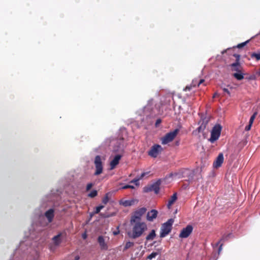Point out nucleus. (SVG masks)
Here are the masks:
<instances>
[{
    "label": "nucleus",
    "instance_id": "nucleus-17",
    "mask_svg": "<svg viewBox=\"0 0 260 260\" xmlns=\"http://www.w3.org/2000/svg\"><path fill=\"white\" fill-rule=\"evenodd\" d=\"M45 215L46 217L48 219V220L49 222H51L53 218L54 217V210L52 209H50L48 210L47 211L45 212Z\"/></svg>",
    "mask_w": 260,
    "mask_h": 260
},
{
    "label": "nucleus",
    "instance_id": "nucleus-27",
    "mask_svg": "<svg viewBox=\"0 0 260 260\" xmlns=\"http://www.w3.org/2000/svg\"><path fill=\"white\" fill-rule=\"evenodd\" d=\"M251 56L252 58H255L257 60L260 59V53H253L251 54Z\"/></svg>",
    "mask_w": 260,
    "mask_h": 260
},
{
    "label": "nucleus",
    "instance_id": "nucleus-10",
    "mask_svg": "<svg viewBox=\"0 0 260 260\" xmlns=\"http://www.w3.org/2000/svg\"><path fill=\"white\" fill-rule=\"evenodd\" d=\"M193 229V226L191 225H187L185 228L182 229L179 234V237L181 238H186L188 237L192 233Z\"/></svg>",
    "mask_w": 260,
    "mask_h": 260
},
{
    "label": "nucleus",
    "instance_id": "nucleus-33",
    "mask_svg": "<svg viewBox=\"0 0 260 260\" xmlns=\"http://www.w3.org/2000/svg\"><path fill=\"white\" fill-rule=\"evenodd\" d=\"M198 80L197 79H194L192 80L191 84L192 85V86L193 87H196V86H198Z\"/></svg>",
    "mask_w": 260,
    "mask_h": 260
},
{
    "label": "nucleus",
    "instance_id": "nucleus-41",
    "mask_svg": "<svg viewBox=\"0 0 260 260\" xmlns=\"http://www.w3.org/2000/svg\"><path fill=\"white\" fill-rule=\"evenodd\" d=\"M80 256L79 255H77L75 256L74 260H79Z\"/></svg>",
    "mask_w": 260,
    "mask_h": 260
},
{
    "label": "nucleus",
    "instance_id": "nucleus-22",
    "mask_svg": "<svg viewBox=\"0 0 260 260\" xmlns=\"http://www.w3.org/2000/svg\"><path fill=\"white\" fill-rule=\"evenodd\" d=\"M206 127V123H202L197 129V131L198 132V133H201L203 132Z\"/></svg>",
    "mask_w": 260,
    "mask_h": 260
},
{
    "label": "nucleus",
    "instance_id": "nucleus-20",
    "mask_svg": "<svg viewBox=\"0 0 260 260\" xmlns=\"http://www.w3.org/2000/svg\"><path fill=\"white\" fill-rule=\"evenodd\" d=\"M156 237L155 231L154 230H152L150 233L146 236V240L147 241L153 240Z\"/></svg>",
    "mask_w": 260,
    "mask_h": 260
},
{
    "label": "nucleus",
    "instance_id": "nucleus-12",
    "mask_svg": "<svg viewBox=\"0 0 260 260\" xmlns=\"http://www.w3.org/2000/svg\"><path fill=\"white\" fill-rule=\"evenodd\" d=\"M158 211L155 209H152L148 212L146 216V219L148 221H153L157 216Z\"/></svg>",
    "mask_w": 260,
    "mask_h": 260
},
{
    "label": "nucleus",
    "instance_id": "nucleus-37",
    "mask_svg": "<svg viewBox=\"0 0 260 260\" xmlns=\"http://www.w3.org/2000/svg\"><path fill=\"white\" fill-rule=\"evenodd\" d=\"M252 124H250V123H249V124L245 127V130H246V131L250 130Z\"/></svg>",
    "mask_w": 260,
    "mask_h": 260
},
{
    "label": "nucleus",
    "instance_id": "nucleus-24",
    "mask_svg": "<svg viewBox=\"0 0 260 260\" xmlns=\"http://www.w3.org/2000/svg\"><path fill=\"white\" fill-rule=\"evenodd\" d=\"M98 194V191L96 190H93L91 191L88 195V196L90 198H93L96 197Z\"/></svg>",
    "mask_w": 260,
    "mask_h": 260
},
{
    "label": "nucleus",
    "instance_id": "nucleus-40",
    "mask_svg": "<svg viewBox=\"0 0 260 260\" xmlns=\"http://www.w3.org/2000/svg\"><path fill=\"white\" fill-rule=\"evenodd\" d=\"M113 233L114 235H117L119 233V231L118 230L117 231H114Z\"/></svg>",
    "mask_w": 260,
    "mask_h": 260
},
{
    "label": "nucleus",
    "instance_id": "nucleus-45",
    "mask_svg": "<svg viewBox=\"0 0 260 260\" xmlns=\"http://www.w3.org/2000/svg\"><path fill=\"white\" fill-rule=\"evenodd\" d=\"M221 249V245H220L219 248V252L220 251Z\"/></svg>",
    "mask_w": 260,
    "mask_h": 260
},
{
    "label": "nucleus",
    "instance_id": "nucleus-31",
    "mask_svg": "<svg viewBox=\"0 0 260 260\" xmlns=\"http://www.w3.org/2000/svg\"><path fill=\"white\" fill-rule=\"evenodd\" d=\"M127 188L134 189V188H135V187L134 186L131 185H125L121 187V189H127Z\"/></svg>",
    "mask_w": 260,
    "mask_h": 260
},
{
    "label": "nucleus",
    "instance_id": "nucleus-16",
    "mask_svg": "<svg viewBox=\"0 0 260 260\" xmlns=\"http://www.w3.org/2000/svg\"><path fill=\"white\" fill-rule=\"evenodd\" d=\"M161 184L160 180H157L156 182L154 183L153 184L150 185L152 191H154L156 194H157L159 191V186Z\"/></svg>",
    "mask_w": 260,
    "mask_h": 260
},
{
    "label": "nucleus",
    "instance_id": "nucleus-34",
    "mask_svg": "<svg viewBox=\"0 0 260 260\" xmlns=\"http://www.w3.org/2000/svg\"><path fill=\"white\" fill-rule=\"evenodd\" d=\"M192 87H194L191 84L190 85H187L185 87L184 90L185 91H190Z\"/></svg>",
    "mask_w": 260,
    "mask_h": 260
},
{
    "label": "nucleus",
    "instance_id": "nucleus-7",
    "mask_svg": "<svg viewBox=\"0 0 260 260\" xmlns=\"http://www.w3.org/2000/svg\"><path fill=\"white\" fill-rule=\"evenodd\" d=\"M146 211L145 207H142L135 211L131 218V224H133V222L141 221L142 215L146 213Z\"/></svg>",
    "mask_w": 260,
    "mask_h": 260
},
{
    "label": "nucleus",
    "instance_id": "nucleus-28",
    "mask_svg": "<svg viewBox=\"0 0 260 260\" xmlns=\"http://www.w3.org/2000/svg\"><path fill=\"white\" fill-rule=\"evenodd\" d=\"M104 207V206L103 205H100V206L96 207L95 211H94V213L95 214L99 213L100 212V211L101 210V209H102Z\"/></svg>",
    "mask_w": 260,
    "mask_h": 260
},
{
    "label": "nucleus",
    "instance_id": "nucleus-44",
    "mask_svg": "<svg viewBox=\"0 0 260 260\" xmlns=\"http://www.w3.org/2000/svg\"><path fill=\"white\" fill-rule=\"evenodd\" d=\"M223 91L224 92H228V89L227 88H224L223 89Z\"/></svg>",
    "mask_w": 260,
    "mask_h": 260
},
{
    "label": "nucleus",
    "instance_id": "nucleus-3",
    "mask_svg": "<svg viewBox=\"0 0 260 260\" xmlns=\"http://www.w3.org/2000/svg\"><path fill=\"white\" fill-rule=\"evenodd\" d=\"M185 175L188 177V179L186 180L189 183L193 181L194 172L188 169H182L179 170L178 172L170 174V176L172 177H177L178 178L184 177Z\"/></svg>",
    "mask_w": 260,
    "mask_h": 260
},
{
    "label": "nucleus",
    "instance_id": "nucleus-9",
    "mask_svg": "<svg viewBox=\"0 0 260 260\" xmlns=\"http://www.w3.org/2000/svg\"><path fill=\"white\" fill-rule=\"evenodd\" d=\"M162 150L161 146L158 144L154 145L148 152V155L155 158Z\"/></svg>",
    "mask_w": 260,
    "mask_h": 260
},
{
    "label": "nucleus",
    "instance_id": "nucleus-36",
    "mask_svg": "<svg viewBox=\"0 0 260 260\" xmlns=\"http://www.w3.org/2000/svg\"><path fill=\"white\" fill-rule=\"evenodd\" d=\"M149 172H144L141 174L140 176L138 178L140 180L142 179L146 175H147L149 174Z\"/></svg>",
    "mask_w": 260,
    "mask_h": 260
},
{
    "label": "nucleus",
    "instance_id": "nucleus-18",
    "mask_svg": "<svg viewBox=\"0 0 260 260\" xmlns=\"http://www.w3.org/2000/svg\"><path fill=\"white\" fill-rule=\"evenodd\" d=\"M177 193L175 192L171 197L170 199L168 201V203L167 204V207L168 208H170L171 207V206L177 200Z\"/></svg>",
    "mask_w": 260,
    "mask_h": 260
},
{
    "label": "nucleus",
    "instance_id": "nucleus-8",
    "mask_svg": "<svg viewBox=\"0 0 260 260\" xmlns=\"http://www.w3.org/2000/svg\"><path fill=\"white\" fill-rule=\"evenodd\" d=\"M94 164L95 167V175H99L103 172V166L102 161L101 157L100 155H96L95 157Z\"/></svg>",
    "mask_w": 260,
    "mask_h": 260
},
{
    "label": "nucleus",
    "instance_id": "nucleus-23",
    "mask_svg": "<svg viewBox=\"0 0 260 260\" xmlns=\"http://www.w3.org/2000/svg\"><path fill=\"white\" fill-rule=\"evenodd\" d=\"M109 193H107L105 197L103 198L102 200V202L104 204H107V203L109 201Z\"/></svg>",
    "mask_w": 260,
    "mask_h": 260
},
{
    "label": "nucleus",
    "instance_id": "nucleus-11",
    "mask_svg": "<svg viewBox=\"0 0 260 260\" xmlns=\"http://www.w3.org/2000/svg\"><path fill=\"white\" fill-rule=\"evenodd\" d=\"M223 155L222 153H219L215 160V161L213 162V167L214 168L218 169L219 167L221 166V165L222 164L223 162Z\"/></svg>",
    "mask_w": 260,
    "mask_h": 260
},
{
    "label": "nucleus",
    "instance_id": "nucleus-39",
    "mask_svg": "<svg viewBox=\"0 0 260 260\" xmlns=\"http://www.w3.org/2000/svg\"><path fill=\"white\" fill-rule=\"evenodd\" d=\"M161 122V120L160 119H158L156 120L155 125H157V124H159Z\"/></svg>",
    "mask_w": 260,
    "mask_h": 260
},
{
    "label": "nucleus",
    "instance_id": "nucleus-15",
    "mask_svg": "<svg viewBox=\"0 0 260 260\" xmlns=\"http://www.w3.org/2000/svg\"><path fill=\"white\" fill-rule=\"evenodd\" d=\"M98 242L103 250H107L108 249L107 244L105 242V239L102 236H100L98 239Z\"/></svg>",
    "mask_w": 260,
    "mask_h": 260
},
{
    "label": "nucleus",
    "instance_id": "nucleus-42",
    "mask_svg": "<svg viewBox=\"0 0 260 260\" xmlns=\"http://www.w3.org/2000/svg\"><path fill=\"white\" fill-rule=\"evenodd\" d=\"M87 237V235L85 233L84 234H83L82 235V238L84 239H85Z\"/></svg>",
    "mask_w": 260,
    "mask_h": 260
},
{
    "label": "nucleus",
    "instance_id": "nucleus-21",
    "mask_svg": "<svg viewBox=\"0 0 260 260\" xmlns=\"http://www.w3.org/2000/svg\"><path fill=\"white\" fill-rule=\"evenodd\" d=\"M134 245V242H130V241L127 242L125 244L124 247L123 248V251H125L127 249H128V248H130L133 247Z\"/></svg>",
    "mask_w": 260,
    "mask_h": 260
},
{
    "label": "nucleus",
    "instance_id": "nucleus-1",
    "mask_svg": "<svg viewBox=\"0 0 260 260\" xmlns=\"http://www.w3.org/2000/svg\"><path fill=\"white\" fill-rule=\"evenodd\" d=\"M132 230L127 233L128 237L132 239L140 237L147 230V225L144 222H133Z\"/></svg>",
    "mask_w": 260,
    "mask_h": 260
},
{
    "label": "nucleus",
    "instance_id": "nucleus-43",
    "mask_svg": "<svg viewBox=\"0 0 260 260\" xmlns=\"http://www.w3.org/2000/svg\"><path fill=\"white\" fill-rule=\"evenodd\" d=\"M218 95V93H215L213 95V98H215V97H216Z\"/></svg>",
    "mask_w": 260,
    "mask_h": 260
},
{
    "label": "nucleus",
    "instance_id": "nucleus-46",
    "mask_svg": "<svg viewBox=\"0 0 260 260\" xmlns=\"http://www.w3.org/2000/svg\"><path fill=\"white\" fill-rule=\"evenodd\" d=\"M226 52V50H225L224 51L222 52V53L223 54L224 52Z\"/></svg>",
    "mask_w": 260,
    "mask_h": 260
},
{
    "label": "nucleus",
    "instance_id": "nucleus-25",
    "mask_svg": "<svg viewBox=\"0 0 260 260\" xmlns=\"http://www.w3.org/2000/svg\"><path fill=\"white\" fill-rule=\"evenodd\" d=\"M143 191L144 192H149L152 191L151 185H148V186H145L143 188Z\"/></svg>",
    "mask_w": 260,
    "mask_h": 260
},
{
    "label": "nucleus",
    "instance_id": "nucleus-38",
    "mask_svg": "<svg viewBox=\"0 0 260 260\" xmlns=\"http://www.w3.org/2000/svg\"><path fill=\"white\" fill-rule=\"evenodd\" d=\"M205 80L204 79H200L198 81V86H200L201 84L204 83Z\"/></svg>",
    "mask_w": 260,
    "mask_h": 260
},
{
    "label": "nucleus",
    "instance_id": "nucleus-30",
    "mask_svg": "<svg viewBox=\"0 0 260 260\" xmlns=\"http://www.w3.org/2000/svg\"><path fill=\"white\" fill-rule=\"evenodd\" d=\"M256 115H257V112H255L253 114V115L250 117L249 123H250V124L253 123V122Z\"/></svg>",
    "mask_w": 260,
    "mask_h": 260
},
{
    "label": "nucleus",
    "instance_id": "nucleus-29",
    "mask_svg": "<svg viewBox=\"0 0 260 260\" xmlns=\"http://www.w3.org/2000/svg\"><path fill=\"white\" fill-rule=\"evenodd\" d=\"M139 180L140 179L138 178H135L134 179H133V180H132L130 183H134L135 184V185L136 186H139Z\"/></svg>",
    "mask_w": 260,
    "mask_h": 260
},
{
    "label": "nucleus",
    "instance_id": "nucleus-14",
    "mask_svg": "<svg viewBox=\"0 0 260 260\" xmlns=\"http://www.w3.org/2000/svg\"><path fill=\"white\" fill-rule=\"evenodd\" d=\"M138 202L137 200L134 199L131 200H121L119 201V204L124 207H128L133 205L136 202L137 203Z\"/></svg>",
    "mask_w": 260,
    "mask_h": 260
},
{
    "label": "nucleus",
    "instance_id": "nucleus-32",
    "mask_svg": "<svg viewBox=\"0 0 260 260\" xmlns=\"http://www.w3.org/2000/svg\"><path fill=\"white\" fill-rule=\"evenodd\" d=\"M249 42V40L244 42V43H241L240 44H239L238 46H237V47L238 48H241L242 47H244V46H245L246 45V44Z\"/></svg>",
    "mask_w": 260,
    "mask_h": 260
},
{
    "label": "nucleus",
    "instance_id": "nucleus-5",
    "mask_svg": "<svg viewBox=\"0 0 260 260\" xmlns=\"http://www.w3.org/2000/svg\"><path fill=\"white\" fill-rule=\"evenodd\" d=\"M222 127L220 124H216L212 129L211 132V137L209 139V141L211 143H213L217 141L221 134Z\"/></svg>",
    "mask_w": 260,
    "mask_h": 260
},
{
    "label": "nucleus",
    "instance_id": "nucleus-4",
    "mask_svg": "<svg viewBox=\"0 0 260 260\" xmlns=\"http://www.w3.org/2000/svg\"><path fill=\"white\" fill-rule=\"evenodd\" d=\"M174 221V220L173 218H170L161 225L160 232V237L161 238L165 237L171 232Z\"/></svg>",
    "mask_w": 260,
    "mask_h": 260
},
{
    "label": "nucleus",
    "instance_id": "nucleus-6",
    "mask_svg": "<svg viewBox=\"0 0 260 260\" xmlns=\"http://www.w3.org/2000/svg\"><path fill=\"white\" fill-rule=\"evenodd\" d=\"M178 129H175L173 131L170 132L166 134L163 137L161 138V144L163 145L167 144L173 141L179 133Z\"/></svg>",
    "mask_w": 260,
    "mask_h": 260
},
{
    "label": "nucleus",
    "instance_id": "nucleus-26",
    "mask_svg": "<svg viewBox=\"0 0 260 260\" xmlns=\"http://www.w3.org/2000/svg\"><path fill=\"white\" fill-rule=\"evenodd\" d=\"M157 255V252H153L147 256V258L149 259H151L155 257Z\"/></svg>",
    "mask_w": 260,
    "mask_h": 260
},
{
    "label": "nucleus",
    "instance_id": "nucleus-35",
    "mask_svg": "<svg viewBox=\"0 0 260 260\" xmlns=\"http://www.w3.org/2000/svg\"><path fill=\"white\" fill-rule=\"evenodd\" d=\"M93 184L92 183H89L88 184H87V186H86V191H88L89 190L91 187L93 186Z\"/></svg>",
    "mask_w": 260,
    "mask_h": 260
},
{
    "label": "nucleus",
    "instance_id": "nucleus-19",
    "mask_svg": "<svg viewBox=\"0 0 260 260\" xmlns=\"http://www.w3.org/2000/svg\"><path fill=\"white\" fill-rule=\"evenodd\" d=\"M61 233H59L58 235H57L56 236H55L54 237H53L52 241H53L54 244L56 246H58L61 243Z\"/></svg>",
    "mask_w": 260,
    "mask_h": 260
},
{
    "label": "nucleus",
    "instance_id": "nucleus-2",
    "mask_svg": "<svg viewBox=\"0 0 260 260\" xmlns=\"http://www.w3.org/2000/svg\"><path fill=\"white\" fill-rule=\"evenodd\" d=\"M236 57V62L231 65V70L232 72H235L233 76L237 80H241L244 78L243 68L239 62L240 55L239 54H234Z\"/></svg>",
    "mask_w": 260,
    "mask_h": 260
},
{
    "label": "nucleus",
    "instance_id": "nucleus-13",
    "mask_svg": "<svg viewBox=\"0 0 260 260\" xmlns=\"http://www.w3.org/2000/svg\"><path fill=\"white\" fill-rule=\"evenodd\" d=\"M121 157L122 155L120 154H117L114 156V158L111 161L110 164L111 170H113L116 167V166L119 164V160Z\"/></svg>",
    "mask_w": 260,
    "mask_h": 260
}]
</instances>
